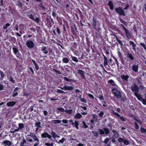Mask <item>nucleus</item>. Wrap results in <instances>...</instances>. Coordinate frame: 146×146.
Here are the masks:
<instances>
[{"label":"nucleus","instance_id":"nucleus-11","mask_svg":"<svg viewBox=\"0 0 146 146\" xmlns=\"http://www.w3.org/2000/svg\"><path fill=\"white\" fill-rule=\"evenodd\" d=\"M3 143L5 145H7L9 146L11 145L12 144L11 142L8 140L4 141L3 142Z\"/></svg>","mask_w":146,"mask_h":146},{"label":"nucleus","instance_id":"nucleus-41","mask_svg":"<svg viewBox=\"0 0 146 146\" xmlns=\"http://www.w3.org/2000/svg\"><path fill=\"white\" fill-rule=\"evenodd\" d=\"M104 64L105 66L108 65V60L107 58H105L104 59Z\"/></svg>","mask_w":146,"mask_h":146},{"label":"nucleus","instance_id":"nucleus-45","mask_svg":"<svg viewBox=\"0 0 146 146\" xmlns=\"http://www.w3.org/2000/svg\"><path fill=\"white\" fill-rule=\"evenodd\" d=\"M124 139L122 138H119L118 139V141L119 143L123 142Z\"/></svg>","mask_w":146,"mask_h":146},{"label":"nucleus","instance_id":"nucleus-26","mask_svg":"<svg viewBox=\"0 0 146 146\" xmlns=\"http://www.w3.org/2000/svg\"><path fill=\"white\" fill-rule=\"evenodd\" d=\"M108 82L111 84L112 86H116L117 85L115 84V82L113 80H109Z\"/></svg>","mask_w":146,"mask_h":146},{"label":"nucleus","instance_id":"nucleus-38","mask_svg":"<svg viewBox=\"0 0 146 146\" xmlns=\"http://www.w3.org/2000/svg\"><path fill=\"white\" fill-rule=\"evenodd\" d=\"M10 25V24L9 23H7L5 25L3 26V28L4 29H6L7 27L9 26Z\"/></svg>","mask_w":146,"mask_h":146},{"label":"nucleus","instance_id":"nucleus-4","mask_svg":"<svg viewBox=\"0 0 146 146\" xmlns=\"http://www.w3.org/2000/svg\"><path fill=\"white\" fill-rule=\"evenodd\" d=\"M121 26L122 27L123 29L125 32L126 37L127 38H129L130 37V35L128 30L122 24H121Z\"/></svg>","mask_w":146,"mask_h":146},{"label":"nucleus","instance_id":"nucleus-47","mask_svg":"<svg viewBox=\"0 0 146 146\" xmlns=\"http://www.w3.org/2000/svg\"><path fill=\"white\" fill-rule=\"evenodd\" d=\"M140 45L143 47L145 50H146V46L144 44L141 42L140 44Z\"/></svg>","mask_w":146,"mask_h":146},{"label":"nucleus","instance_id":"nucleus-29","mask_svg":"<svg viewBox=\"0 0 146 146\" xmlns=\"http://www.w3.org/2000/svg\"><path fill=\"white\" fill-rule=\"evenodd\" d=\"M52 123H61V121L60 120L57 119L55 120H53L52 121Z\"/></svg>","mask_w":146,"mask_h":146},{"label":"nucleus","instance_id":"nucleus-21","mask_svg":"<svg viewBox=\"0 0 146 146\" xmlns=\"http://www.w3.org/2000/svg\"><path fill=\"white\" fill-rule=\"evenodd\" d=\"M19 29H20L24 30H25L27 29V27L25 25L23 24H21L19 26Z\"/></svg>","mask_w":146,"mask_h":146},{"label":"nucleus","instance_id":"nucleus-19","mask_svg":"<svg viewBox=\"0 0 146 146\" xmlns=\"http://www.w3.org/2000/svg\"><path fill=\"white\" fill-rule=\"evenodd\" d=\"M46 49V47L45 46H44L42 48L41 50L43 53L47 54L48 53V52Z\"/></svg>","mask_w":146,"mask_h":146},{"label":"nucleus","instance_id":"nucleus-27","mask_svg":"<svg viewBox=\"0 0 146 146\" xmlns=\"http://www.w3.org/2000/svg\"><path fill=\"white\" fill-rule=\"evenodd\" d=\"M127 56L131 60H133L134 59V58L132 55V54L130 53H128L127 54Z\"/></svg>","mask_w":146,"mask_h":146},{"label":"nucleus","instance_id":"nucleus-28","mask_svg":"<svg viewBox=\"0 0 146 146\" xmlns=\"http://www.w3.org/2000/svg\"><path fill=\"white\" fill-rule=\"evenodd\" d=\"M99 131L101 135L104 136V135H105V132L104 129L102 130L101 129H99Z\"/></svg>","mask_w":146,"mask_h":146},{"label":"nucleus","instance_id":"nucleus-5","mask_svg":"<svg viewBox=\"0 0 146 146\" xmlns=\"http://www.w3.org/2000/svg\"><path fill=\"white\" fill-rule=\"evenodd\" d=\"M41 136L42 138H48L50 139H52L51 136L46 132H44L42 133L41 134Z\"/></svg>","mask_w":146,"mask_h":146},{"label":"nucleus","instance_id":"nucleus-16","mask_svg":"<svg viewBox=\"0 0 146 146\" xmlns=\"http://www.w3.org/2000/svg\"><path fill=\"white\" fill-rule=\"evenodd\" d=\"M72 125L76 127L77 129H78V125H79L77 121H75L74 122H72Z\"/></svg>","mask_w":146,"mask_h":146},{"label":"nucleus","instance_id":"nucleus-30","mask_svg":"<svg viewBox=\"0 0 146 146\" xmlns=\"http://www.w3.org/2000/svg\"><path fill=\"white\" fill-rule=\"evenodd\" d=\"M71 58L73 61L76 62H78V60L76 57L73 56L72 55L71 56Z\"/></svg>","mask_w":146,"mask_h":146},{"label":"nucleus","instance_id":"nucleus-52","mask_svg":"<svg viewBox=\"0 0 146 146\" xmlns=\"http://www.w3.org/2000/svg\"><path fill=\"white\" fill-rule=\"evenodd\" d=\"M82 124L83 125L84 128H87L88 127V126L86 124L85 122L84 121H83Z\"/></svg>","mask_w":146,"mask_h":146},{"label":"nucleus","instance_id":"nucleus-3","mask_svg":"<svg viewBox=\"0 0 146 146\" xmlns=\"http://www.w3.org/2000/svg\"><path fill=\"white\" fill-rule=\"evenodd\" d=\"M115 10L116 12L118 13L120 15L124 16L125 15L124 12L121 7L116 8Z\"/></svg>","mask_w":146,"mask_h":146},{"label":"nucleus","instance_id":"nucleus-56","mask_svg":"<svg viewBox=\"0 0 146 146\" xmlns=\"http://www.w3.org/2000/svg\"><path fill=\"white\" fill-rule=\"evenodd\" d=\"M141 131L143 133H145L146 132V129L142 127L141 128Z\"/></svg>","mask_w":146,"mask_h":146},{"label":"nucleus","instance_id":"nucleus-6","mask_svg":"<svg viewBox=\"0 0 146 146\" xmlns=\"http://www.w3.org/2000/svg\"><path fill=\"white\" fill-rule=\"evenodd\" d=\"M26 45L29 48H32L35 46V44L33 41L31 40L27 41L26 43Z\"/></svg>","mask_w":146,"mask_h":146},{"label":"nucleus","instance_id":"nucleus-9","mask_svg":"<svg viewBox=\"0 0 146 146\" xmlns=\"http://www.w3.org/2000/svg\"><path fill=\"white\" fill-rule=\"evenodd\" d=\"M96 19L94 18L93 17V21H92V25L94 29L96 30L97 29L96 27Z\"/></svg>","mask_w":146,"mask_h":146},{"label":"nucleus","instance_id":"nucleus-10","mask_svg":"<svg viewBox=\"0 0 146 146\" xmlns=\"http://www.w3.org/2000/svg\"><path fill=\"white\" fill-rule=\"evenodd\" d=\"M134 95L137 97V99L140 101L143 99L142 98V96L138 93L135 94Z\"/></svg>","mask_w":146,"mask_h":146},{"label":"nucleus","instance_id":"nucleus-55","mask_svg":"<svg viewBox=\"0 0 146 146\" xmlns=\"http://www.w3.org/2000/svg\"><path fill=\"white\" fill-rule=\"evenodd\" d=\"M64 79L66 81L68 82H70L71 81V80L70 79L68 78L64 77Z\"/></svg>","mask_w":146,"mask_h":146},{"label":"nucleus","instance_id":"nucleus-53","mask_svg":"<svg viewBox=\"0 0 146 146\" xmlns=\"http://www.w3.org/2000/svg\"><path fill=\"white\" fill-rule=\"evenodd\" d=\"M17 5L20 7H21L22 6V3L20 2H18L17 3Z\"/></svg>","mask_w":146,"mask_h":146},{"label":"nucleus","instance_id":"nucleus-37","mask_svg":"<svg viewBox=\"0 0 146 146\" xmlns=\"http://www.w3.org/2000/svg\"><path fill=\"white\" fill-rule=\"evenodd\" d=\"M98 115L100 117H102L104 114V112L101 111H98Z\"/></svg>","mask_w":146,"mask_h":146},{"label":"nucleus","instance_id":"nucleus-42","mask_svg":"<svg viewBox=\"0 0 146 146\" xmlns=\"http://www.w3.org/2000/svg\"><path fill=\"white\" fill-rule=\"evenodd\" d=\"M92 117L94 120L95 121H97L98 117L96 115H93L92 116Z\"/></svg>","mask_w":146,"mask_h":146},{"label":"nucleus","instance_id":"nucleus-62","mask_svg":"<svg viewBox=\"0 0 146 146\" xmlns=\"http://www.w3.org/2000/svg\"><path fill=\"white\" fill-rule=\"evenodd\" d=\"M62 122L64 123H66L68 122V120L67 119H64L62 120Z\"/></svg>","mask_w":146,"mask_h":146},{"label":"nucleus","instance_id":"nucleus-23","mask_svg":"<svg viewBox=\"0 0 146 146\" xmlns=\"http://www.w3.org/2000/svg\"><path fill=\"white\" fill-rule=\"evenodd\" d=\"M63 62L65 63H67L69 62V59L67 57H64L62 59Z\"/></svg>","mask_w":146,"mask_h":146},{"label":"nucleus","instance_id":"nucleus-49","mask_svg":"<svg viewBox=\"0 0 146 146\" xmlns=\"http://www.w3.org/2000/svg\"><path fill=\"white\" fill-rule=\"evenodd\" d=\"M0 74L1 75V77L2 78H3L4 76H5V74L3 72L1 71H0Z\"/></svg>","mask_w":146,"mask_h":146},{"label":"nucleus","instance_id":"nucleus-22","mask_svg":"<svg viewBox=\"0 0 146 146\" xmlns=\"http://www.w3.org/2000/svg\"><path fill=\"white\" fill-rule=\"evenodd\" d=\"M64 90H72L73 89V87L72 86H64Z\"/></svg>","mask_w":146,"mask_h":146},{"label":"nucleus","instance_id":"nucleus-44","mask_svg":"<svg viewBox=\"0 0 146 146\" xmlns=\"http://www.w3.org/2000/svg\"><path fill=\"white\" fill-rule=\"evenodd\" d=\"M13 52L15 54H16L18 52V50L17 48L15 47L13 48Z\"/></svg>","mask_w":146,"mask_h":146},{"label":"nucleus","instance_id":"nucleus-24","mask_svg":"<svg viewBox=\"0 0 146 146\" xmlns=\"http://www.w3.org/2000/svg\"><path fill=\"white\" fill-rule=\"evenodd\" d=\"M82 116V115L80 113H77L75 115L74 117L75 119H80Z\"/></svg>","mask_w":146,"mask_h":146},{"label":"nucleus","instance_id":"nucleus-64","mask_svg":"<svg viewBox=\"0 0 146 146\" xmlns=\"http://www.w3.org/2000/svg\"><path fill=\"white\" fill-rule=\"evenodd\" d=\"M3 86L0 84V90H3Z\"/></svg>","mask_w":146,"mask_h":146},{"label":"nucleus","instance_id":"nucleus-40","mask_svg":"<svg viewBox=\"0 0 146 146\" xmlns=\"http://www.w3.org/2000/svg\"><path fill=\"white\" fill-rule=\"evenodd\" d=\"M19 128L20 129H23L24 127V125L22 123H19Z\"/></svg>","mask_w":146,"mask_h":146},{"label":"nucleus","instance_id":"nucleus-35","mask_svg":"<svg viewBox=\"0 0 146 146\" xmlns=\"http://www.w3.org/2000/svg\"><path fill=\"white\" fill-rule=\"evenodd\" d=\"M51 134L52 136V137L54 139H55L56 137V136H57V134H56L54 132L52 131L51 132Z\"/></svg>","mask_w":146,"mask_h":146},{"label":"nucleus","instance_id":"nucleus-17","mask_svg":"<svg viewBox=\"0 0 146 146\" xmlns=\"http://www.w3.org/2000/svg\"><path fill=\"white\" fill-rule=\"evenodd\" d=\"M77 71H78V73L81 75L82 77L84 78L85 76L84 74L85 72L81 70H77Z\"/></svg>","mask_w":146,"mask_h":146},{"label":"nucleus","instance_id":"nucleus-54","mask_svg":"<svg viewBox=\"0 0 146 146\" xmlns=\"http://www.w3.org/2000/svg\"><path fill=\"white\" fill-rule=\"evenodd\" d=\"M58 110L60 112H64L65 110L63 108H59L58 109Z\"/></svg>","mask_w":146,"mask_h":146},{"label":"nucleus","instance_id":"nucleus-13","mask_svg":"<svg viewBox=\"0 0 146 146\" xmlns=\"http://www.w3.org/2000/svg\"><path fill=\"white\" fill-rule=\"evenodd\" d=\"M31 136L34 140L35 141H37L38 142H39V139L37 138V137L35 134H32L31 135H28V136Z\"/></svg>","mask_w":146,"mask_h":146},{"label":"nucleus","instance_id":"nucleus-39","mask_svg":"<svg viewBox=\"0 0 146 146\" xmlns=\"http://www.w3.org/2000/svg\"><path fill=\"white\" fill-rule=\"evenodd\" d=\"M124 144L125 145H128L129 144V141L127 140H124V141L123 142Z\"/></svg>","mask_w":146,"mask_h":146},{"label":"nucleus","instance_id":"nucleus-57","mask_svg":"<svg viewBox=\"0 0 146 146\" xmlns=\"http://www.w3.org/2000/svg\"><path fill=\"white\" fill-rule=\"evenodd\" d=\"M134 124L135 125V128L136 129H138L139 128V126L138 125V124L136 122H134Z\"/></svg>","mask_w":146,"mask_h":146},{"label":"nucleus","instance_id":"nucleus-43","mask_svg":"<svg viewBox=\"0 0 146 146\" xmlns=\"http://www.w3.org/2000/svg\"><path fill=\"white\" fill-rule=\"evenodd\" d=\"M116 40L119 43V44L121 46H122L123 45V44L121 42V41L119 40L116 37Z\"/></svg>","mask_w":146,"mask_h":146},{"label":"nucleus","instance_id":"nucleus-32","mask_svg":"<svg viewBox=\"0 0 146 146\" xmlns=\"http://www.w3.org/2000/svg\"><path fill=\"white\" fill-rule=\"evenodd\" d=\"M92 133H93L94 136L96 138L98 137V132L94 131H92Z\"/></svg>","mask_w":146,"mask_h":146},{"label":"nucleus","instance_id":"nucleus-61","mask_svg":"<svg viewBox=\"0 0 146 146\" xmlns=\"http://www.w3.org/2000/svg\"><path fill=\"white\" fill-rule=\"evenodd\" d=\"M120 22H121L125 25H126V24L127 23L126 22L123 21L122 19H120Z\"/></svg>","mask_w":146,"mask_h":146},{"label":"nucleus","instance_id":"nucleus-34","mask_svg":"<svg viewBox=\"0 0 146 146\" xmlns=\"http://www.w3.org/2000/svg\"><path fill=\"white\" fill-rule=\"evenodd\" d=\"M65 140L66 139L64 138H62L61 140H59L58 142H56L58 143H63Z\"/></svg>","mask_w":146,"mask_h":146},{"label":"nucleus","instance_id":"nucleus-25","mask_svg":"<svg viewBox=\"0 0 146 146\" xmlns=\"http://www.w3.org/2000/svg\"><path fill=\"white\" fill-rule=\"evenodd\" d=\"M108 5L110 7V9L112 10L113 8V6L112 3L111 1L109 2L108 3Z\"/></svg>","mask_w":146,"mask_h":146},{"label":"nucleus","instance_id":"nucleus-12","mask_svg":"<svg viewBox=\"0 0 146 146\" xmlns=\"http://www.w3.org/2000/svg\"><path fill=\"white\" fill-rule=\"evenodd\" d=\"M132 69L133 71L136 73L138 72V67L137 65H134L132 66Z\"/></svg>","mask_w":146,"mask_h":146},{"label":"nucleus","instance_id":"nucleus-63","mask_svg":"<svg viewBox=\"0 0 146 146\" xmlns=\"http://www.w3.org/2000/svg\"><path fill=\"white\" fill-rule=\"evenodd\" d=\"M39 20L40 19L38 17L36 18L35 19V21L37 23H38L39 22Z\"/></svg>","mask_w":146,"mask_h":146},{"label":"nucleus","instance_id":"nucleus-50","mask_svg":"<svg viewBox=\"0 0 146 146\" xmlns=\"http://www.w3.org/2000/svg\"><path fill=\"white\" fill-rule=\"evenodd\" d=\"M56 92L58 93H65L62 90L58 89L57 90V91Z\"/></svg>","mask_w":146,"mask_h":146},{"label":"nucleus","instance_id":"nucleus-1","mask_svg":"<svg viewBox=\"0 0 146 146\" xmlns=\"http://www.w3.org/2000/svg\"><path fill=\"white\" fill-rule=\"evenodd\" d=\"M112 91L114 95L117 98H120L121 97V94L120 91L115 88H113Z\"/></svg>","mask_w":146,"mask_h":146},{"label":"nucleus","instance_id":"nucleus-20","mask_svg":"<svg viewBox=\"0 0 146 146\" xmlns=\"http://www.w3.org/2000/svg\"><path fill=\"white\" fill-rule=\"evenodd\" d=\"M113 133L114 134V136L115 138H117L119 136L118 133L114 130H113L112 131Z\"/></svg>","mask_w":146,"mask_h":146},{"label":"nucleus","instance_id":"nucleus-31","mask_svg":"<svg viewBox=\"0 0 146 146\" xmlns=\"http://www.w3.org/2000/svg\"><path fill=\"white\" fill-rule=\"evenodd\" d=\"M65 111L67 114H71L72 113V110H66Z\"/></svg>","mask_w":146,"mask_h":146},{"label":"nucleus","instance_id":"nucleus-59","mask_svg":"<svg viewBox=\"0 0 146 146\" xmlns=\"http://www.w3.org/2000/svg\"><path fill=\"white\" fill-rule=\"evenodd\" d=\"M39 7H40L42 9L45 10L46 8L44 7V6L42 5V4L40 5H39Z\"/></svg>","mask_w":146,"mask_h":146},{"label":"nucleus","instance_id":"nucleus-33","mask_svg":"<svg viewBox=\"0 0 146 146\" xmlns=\"http://www.w3.org/2000/svg\"><path fill=\"white\" fill-rule=\"evenodd\" d=\"M103 129L105 132V135H107L109 133L110 131L108 129L106 128H104Z\"/></svg>","mask_w":146,"mask_h":146},{"label":"nucleus","instance_id":"nucleus-58","mask_svg":"<svg viewBox=\"0 0 146 146\" xmlns=\"http://www.w3.org/2000/svg\"><path fill=\"white\" fill-rule=\"evenodd\" d=\"M119 118H120V119L121 120V121H125V119L123 117L120 116Z\"/></svg>","mask_w":146,"mask_h":146},{"label":"nucleus","instance_id":"nucleus-51","mask_svg":"<svg viewBox=\"0 0 146 146\" xmlns=\"http://www.w3.org/2000/svg\"><path fill=\"white\" fill-rule=\"evenodd\" d=\"M142 103L146 105V99H143L141 101Z\"/></svg>","mask_w":146,"mask_h":146},{"label":"nucleus","instance_id":"nucleus-60","mask_svg":"<svg viewBox=\"0 0 146 146\" xmlns=\"http://www.w3.org/2000/svg\"><path fill=\"white\" fill-rule=\"evenodd\" d=\"M88 95L89 96V97L92 98V99H94V96L92 95L91 94H88Z\"/></svg>","mask_w":146,"mask_h":146},{"label":"nucleus","instance_id":"nucleus-48","mask_svg":"<svg viewBox=\"0 0 146 146\" xmlns=\"http://www.w3.org/2000/svg\"><path fill=\"white\" fill-rule=\"evenodd\" d=\"M81 102H83L84 103H86L87 102V100L86 99L84 98H82L80 100Z\"/></svg>","mask_w":146,"mask_h":146},{"label":"nucleus","instance_id":"nucleus-46","mask_svg":"<svg viewBox=\"0 0 146 146\" xmlns=\"http://www.w3.org/2000/svg\"><path fill=\"white\" fill-rule=\"evenodd\" d=\"M110 139L109 138H107L105 139L104 141V143L106 144L108 143V142L109 141Z\"/></svg>","mask_w":146,"mask_h":146},{"label":"nucleus","instance_id":"nucleus-18","mask_svg":"<svg viewBox=\"0 0 146 146\" xmlns=\"http://www.w3.org/2000/svg\"><path fill=\"white\" fill-rule=\"evenodd\" d=\"M121 77L122 79L125 80L126 81H127L128 80L129 77L127 75L123 74L121 76Z\"/></svg>","mask_w":146,"mask_h":146},{"label":"nucleus","instance_id":"nucleus-2","mask_svg":"<svg viewBox=\"0 0 146 146\" xmlns=\"http://www.w3.org/2000/svg\"><path fill=\"white\" fill-rule=\"evenodd\" d=\"M131 89L132 92L134 93V94L138 93L139 91V88L135 84H134L131 86Z\"/></svg>","mask_w":146,"mask_h":146},{"label":"nucleus","instance_id":"nucleus-14","mask_svg":"<svg viewBox=\"0 0 146 146\" xmlns=\"http://www.w3.org/2000/svg\"><path fill=\"white\" fill-rule=\"evenodd\" d=\"M16 104V102H7V105L9 107L13 106H14Z\"/></svg>","mask_w":146,"mask_h":146},{"label":"nucleus","instance_id":"nucleus-36","mask_svg":"<svg viewBox=\"0 0 146 146\" xmlns=\"http://www.w3.org/2000/svg\"><path fill=\"white\" fill-rule=\"evenodd\" d=\"M28 17L31 19H32L33 21H35V18L34 17L33 15L31 14L30 15H28Z\"/></svg>","mask_w":146,"mask_h":146},{"label":"nucleus","instance_id":"nucleus-8","mask_svg":"<svg viewBox=\"0 0 146 146\" xmlns=\"http://www.w3.org/2000/svg\"><path fill=\"white\" fill-rule=\"evenodd\" d=\"M129 43L130 45H132V48L133 50L135 51L136 50V45L135 43L132 41H129Z\"/></svg>","mask_w":146,"mask_h":146},{"label":"nucleus","instance_id":"nucleus-15","mask_svg":"<svg viewBox=\"0 0 146 146\" xmlns=\"http://www.w3.org/2000/svg\"><path fill=\"white\" fill-rule=\"evenodd\" d=\"M18 89L19 88L18 87H16L15 88L13 92V97H14L18 95V92L17 91H18Z\"/></svg>","mask_w":146,"mask_h":146},{"label":"nucleus","instance_id":"nucleus-7","mask_svg":"<svg viewBox=\"0 0 146 146\" xmlns=\"http://www.w3.org/2000/svg\"><path fill=\"white\" fill-rule=\"evenodd\" d=\"M40 124L41 122H37L35 123V126L36 127L35 130V132L36 133V132L37 131L39 128H41Z\"/></svg>","mask_w":146,"mask_h":146}]
</instances>
